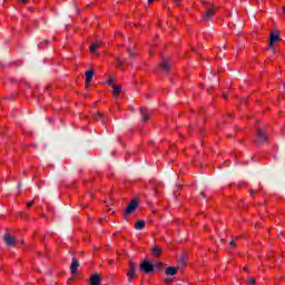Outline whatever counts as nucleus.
<instances>
[{
	"mask_svg": "<svg viewBox=\"0 0 285 285\" xmlns=\"http://www.w3.org/2000/svg\"><path fill=\"white\" fill-rule=\"evenodd\" d=\"M205 13L203 14L204 21H210L215 13L217 12V8L208 2H203Z\"/></svg>",
	"mask_w": 285,
	"mask_h": 285,
	"instance_id": "obj_1",
	"label": "nucleus"
},
{
	"mask_svg": "<svg viewBox=\"0 0 285 285\" xmlns=\"http://www.w3.org/2000/svg\"><path fill=\"white\" fill-rule=\"evenodd\" d=\"M139 271L145 275H150V273H155V265L150 261H142Z\"/></svg>",
	"mask_w": 285,
	"mask_h": 285,
	"instance_id": "obj_2",
	"label": "nucleus"
},
{
	"mask_svg": "<svg viewBox=\"0 0 285 285\" xmlns=\"http://www.w3.org/2000/svg\"><path fill=\"white\" fill-rule=\"evenodd\" d=\"M128 282H132L135 277H137V264L134 262H129V269L127 272Z\"/></svg>",
	"mask_w": 285,
	"mask_h": 285,
	"instance_id": "obj_3",
	"label": "nucleus"
},
{
	"mask_svg": "<svg viewBox=\"0 0 285 285\" xmlns=\"http://www.w3.org/2000/svg\"><path fill=\"white\" fill-rule=\"evenodd\" d=\"M139 206V203L137 199H132L125 209V215H131V213H135L137 210V207Z\"/></svg>",
	"mask_w": 285,
	"mask_h": 285,
	"instance_id": "obj_4",
	"label": "nucleus"
},
{
	"mask_svg": "<svg viewBox=\"0 0 285 285\" xmlns=\"http://www.w3.org/2000/svg\"><path fill=\"white\" fill-rule=\"evenodd\" d=\"M267 136H266V130L264 129H258L256 134V144H264L266 141Z\"/></svg>",
	"mask_w": 285,
	"mask_h": 285,
	"instance_id": "obj_5",
	"label": "nucleus"
},
{
	"mask_svg": "<svg viewBox=\"0 0 285 285\" xmlns=\"http://www.w3.org/2000/svg\"><path fill=\"white\" fill-rule=\"evenodd\" d=\"M160 68L166 73L170 72V58H163V60L160 62Z\"/></svg>",
	"mask_w": 285,
	"mask_h": 285,
	"instance_id": "obj_6",
	"label": "nucleus"
},
{
	"mask_svg": "<svg viewBox=\"0 0 285 285\" xmlns=\"http://www.w3.org/2000/svg\"><path fill=\"white\" fill-rule=\"evenodd\" d=\"M77 271H79V259L72 258V262L70 265L71 275H77Z\"/></svg>",
	"mask_w": 285,
	"mask_h": 285,
	"instance_id": "obj_7",
	"label": "nucleus"
},
{
	"mask_svg": "<svg viewBox=\"0 0 285 285\" xmlns=\"http://www.w3.org/2000/svg\"><path fill=\"white\" fill-rule=\"evenodd\" d=\"M100 46H101V42L99 41L92 42L89 47L90 55H99V51L97 50L99 49Z\"/></svg>",
	"mask_w": 285,
	"mask_h": 285,
	"instance_id": "obj_8",
	"label": "nucleus"
},
{
	"mask_svg": "<svg viewBox=\"0 0 285 285\" xmlns=\"http://www.w3.org/2000/svg\"><path fill=\"white\" fill-rule=\"evenodd\" d=\"M140 114H141V117H142V121H148L150 119V111H149L148 108L141 107L140 108Z\"/></svg>",
	"mask_w": 285,
	"mask_h": 285,
	"instance_id": "obj_9",
	"label": "nucleus"
},
{
	"mask_svg": "<svg viewBox=\"0 0 285 285\" xmlns=\"http://www.w3.org/2000/svg\"><path fill=\"white\" fill-rule=\"evenodd\" d=\"M4 242H6L7 246H16V244H17V239L14 237H12L10 234L4 235Z\"/></svg>",
	"mask_w": 285,
	"mask_h": 285,
	"instance_id": "obj_10",
	"label": "nucleus"
},
{
	"mask_svg": "<svg viewBox=\"0 0 285 285\" xmlns=\"http://www.w3.org/2000/svg\"><path fill=\"white\" fill-rule=\"evenodd\" d=\"M89 284H91V285H101V276H99V274L91 275V277L89 279Z\"/></svg>",
	"mask_w": 285,
	"mask_h": 285,
	"instance_id": "obj_11",
	"label": "nucleus"
},
{
	"mask_svg": "<svg viewBox=\"0 0 285 285\" xmlns=\"http://www.w3.org/2000/svg\"><path fill=\"white\" fill-rule=\"evenodd\" d=\"M85 77H86V86H90V83L92 82V77H95V71L92 69L86 71Z\"/></svg>",
	"mask_w": 285,
	"mask_h": 285,
	"instance_id": "obj_12",
	"label": "nucleus"
},
{
	"mask_svg": "<svg viewBox=\"0 0 285 285\" xmlns=\"http://www.w3.org/2000/svg\"><path fill=\"white\" fill-rule=\"evenodd\" d=\"M275 41H279V35L272 32L269 36V48H273Z\"/></svg>",
	"mask_w": 285,
	"mask_h": 285,
	"instance_id": "obj_13",
	"label": "nucleus"
},
{
	"mask_svg": "<svg viewBox=\"0 0 285 285\" xmlns=\"http://www.w3.org/2000/svg\"><path fill=\"white\" fill-rule=\"evenodd\" d=\"M135 228H136V230H144V228H146V222L145 220H138L135 224Z\"/></svg>",
	"mask_w": 285,
	"mask_h": 285,
	"instance_id": "obj_14",
	"label": "nucleus"
},
{
	"mask_svg": "<svg viewBox=\"0 0 285 285\" xmlns=\"http://www.w3.org/2000/svg\"><path fill=\"white\" fill-rule=\"evenodd\" d=\"M166 275H177V267H167L165 271Z\"/></svg>",
	"mask_w": 285,
	"mask_h": 285,
	"instance_id": "obj_15",
	"label": "nucleus"
},
{
	"mask_svg": "<svg viewBox=\"0 0 285 285\" xmlns=\"http://www.w3.org/2000/svg\"><path fill=\"white\" fill-rule=\"evenodd\" d=\"M151 253H154L155 257H159V255H161V253H163V249H161V247H154V248H151Z\"/></svg>",
	"mask_w": 285,
	"mask_h": 285,
	"instance_id": "obj_16",
	"label": "nucleus"
},
{
	"mask_svg": "<svg viewBox=\"0 0 285 285\" xmlns=\"http://www.w3.org/2000/svg\"><path fill=\"white\" fill-rule=\"evenodd\" d=\"M120 94H121V86L115 85L114 86V95H115V97H117V95H120Z\"/></svg>",
	"mask_w": 285,
	"mask_h": 285,
	"instance_id": "obj_17",
	"label": "nucleus"
},
{
	"mask_svg": "<svg viewBox=\"0 0 285 285\" xmlns=\"http://www.w3.org/2000/svg\"><path fill=\"white\" fill-rule=\"evenodd\" d=\"M32 206H35V200L27 203V208H32Z\"/></svg>",
	"mask_w": 285,
	"mask_h": 285,
	"instance_id": "obj_18",
	"label": "nucleus"
},
{
	"mask_svg": "<svg viewBox=\"0 0 285 285\" xmlns=\"http://www.w3.org/2000/svg\"><path fill=\"white\" fill-rule=\"evenodd\" d=\"M107 83L110 86L112 83H115V78L110 77L108 80H107Z\"/></svg>",
	"mask_w": 285,
	"mask_h": 285,
	"instance_id": "obj_19",
	"label": "nucleus"
},
{
	"mask_svg": "<svg viewBox=\"0 0 285 285\" xmlns=\"http://www.w3.org/2000/svg\"><path fill=\"white\" fill-rule=\"evenodd\" d=\"M165 284H167V285L173 284V278H166V279H165Z\"/></svg>",
	"mask_w": 285,
	"mask_h": 285,
	"instance_id": "obj_20",
	"label": "nucleus"
},
{
	"mask_svg": "<svg viewBox=\"0 0 285 285\" xmlns=\"http://www.w3.org/2000/svg\"><path fill=\"white\" fill-rule=\"evenodd\" d=\"M96 119H104V115L101 112H98Z\"/></svg>",
	"mask_w": 285,
	"mask_h": 285,
	"instance_id": "obj_21",
	"label": "nucleus"
},
{
	"mask_svg": "<svg viewBox=\"0 0 285 285\" xmlns=\"http://www.w3.org/2000/svg\"><path fill=\"white\" fill-rule=\"evenodd\" d=\"M255 193H256V191H255V190H253V189H252V190H249V195H250V197H255Z\"/></svg>",
	"mask_w": 285,
	"mask_h": 285,
	"instance_id": "obj_22",
	"label": "nucleus"
},
{
	"mask_svg": "<svg viewBox=\"0 0 285 285\" xmlns=\"http://www.w3.org/2000/svg\"><path fill=\"white\" fill-rule=\"evenodd\" d=\"M229 245H232L233 248H235V239L230 240V242H229Z\"/></svg>",
	"mask_w": 285,
	"mask_h": 285,
	"instance_id": "obj_23",
	"label": "nucleus"
},
{
	"mask_svg": "<svg viewBox=\"0 0 285 285\" xmlns=\"http://www.w3.org/2000/svg\"><path fill=\"white\" fill-rule=\"evenodd\" d=\"M255 282H256L255 278L249 279V284H255Z\"/></svg>",
	"mask_w": 285,
	"mask_h": 285,
	"instance_id": "obj_24",
	"label": "nucleus"
},
{
	"mask_svg": "<svg viewBox=\"0 0 285 285\" xmlns=\"http://www.w3.org/2000/svg\"><path fill=\"white\" fill-rule=\"evenodd\" d=\"M224 99H228V96L226 94L223 95Z\"/></svg>",
	"mask_w": 285,
	"mask_h": 285,
	"instance_id": "obj_25",
	"label": "nucleus"
},
{
	"mask_svg": "<svg viewBox=\"0 0 285 285\" xmlns=\"http://www.w3.org/2000/svg\"><path fill=\"white\" fill-rule=\"evenodd\" d=\"M174 195H175V197H179L178 191H175Z\"/></svg>",
	"mask_w": 285,
	"mask_h": 285,
	"instance_id": "obj_26",
	"label": "nucleus"
},
{
	"mask_svg": "<svg viewBox=\"0 0 285 285\" xmlns=\"http://www.w3.org/2000/svg\"><path fill=\"white\" fill-rule=\"evenodd\" d=\"M155 2V0H148V3H154Z\"/></svg>",
	"mask_w": 285,
	"mask_h": 285,
	"instance_id": "obj_27",
	"label": "nucleus"
},
{
	"mask_svg": "<svg viewBox=\"0 0 285 285\" xmlns=\"http://www.w3.org/2000/svg\"><path fill=\"white\" fill-rule=\"evenodd\" d=\"M20 1H22V3H27L28 0H20Z\"/></svg>",
	"mask_w": 285,
	"mask_h": 285,
	"instance_id": "obj_28",
	"label": "nucleus"
},
{
	"mask_svg": "<svg viewBox=\"0 0 285 285\" xmlns=\"http://www.w3.org/2000/svg\"><path fill=\"white\" fill-rule=\"evenodd\" d=\"M129 55L132 56V51L131 50H128Z\"/></svg>",
	"mask_w": 285,
	"mask_h": 285,
	"instance_id": "obj_29",
	"label": "nucleus"
},
{
	"mask_svg": "<svg viewBox=\"0 0 285 285\" xmlns=\"http://www.w3.org/2000/svg\"><path fill=\"white\" fill-rule=\"evenodd\" d=\"M175 1V3H177V2H179V1H181V0H174Z\"/></svg>",
	"mask_w": 285,
	"mask_h": 285,
	"instance_id": "obj_30",
	"label": "nucleus"
},
{
	"mask_svg": "<svg viewBox=\"0 0 285 285\" xmlns=\"http://www.w3.org/2000/svg\"><path fill=\"white\" fill-rule=\"evenodd\" d=\"M46 46H48V40H45Z\"/></svg>",
	"mask_w": 285,
	"mask_h": 285,
	"instance_id": "obj_31",
	"label": "nucleus"
},
{
	"mask_svg": "<svg viewBox=\"0 0 285 285\" xmlns=\"http://www.w3.org/2000/svg\"><path fill=\"white\" fill-rule=\"evenodd\" d=\"M119 63H120V66H124V62H122V61H120Z\"/></svg>",
	"mask_w": 285,
	"mask_h": 285,
	"instance_id": "obj_32",
	"label": "nucleus"
},
{
	"mask_svg": "<svg viewBox=\"0 0 285 285\" xmlns=\"http://www.w3.org/2000/svg\"><path fill=\"white\" fill-rule=\"evenodd\" d=\"M178 189H181V185H178Z\"/></svg>",
	"mask_w": 285,
	"mask_h": 285,
	"instance_id": "obj_33",
	"label": "nucleus"
},
{
	"mask_svg": "<svg viewBox=\"0 0 285 285\" xmlns=\"http://www.w3.org/2000/svg\"><path fill=\"white\" fill-rule=\"evenodd\" d=\"M109 263L112 264V261H110Z\"/></svg>",
	"mask_w": 285,
	"mask_h": 285,
	"instance_id": "obj_34",
	"label": "nucleus"
}]
</instances>
